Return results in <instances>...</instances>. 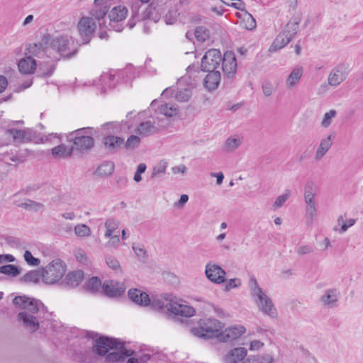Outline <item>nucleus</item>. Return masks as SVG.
<instances>
[{
	"mask_svg": "<svg viewBox=\"0 0 363 363\" xmlns=\"http://www.w3.org/2000/svg\"><path fill=\"white\" fill-rule=\"evenodd\" d=\"M102 126L107 130V135L103 138L105 149L111 154L118 152L124 144V139L122 137L115 136L114 134H118L126 129H130L132 125L127 121L108 122Z\"/></svg>",
	"mask_w": 363,
	"mask_h": 363,
	"instance_id": "f257e3e1",
	"label": "nucleus"
},
{
	"mask_svg": "<svg viewBox=\"0 0 363 363\" xmlns=\"http://www.w3.org/2000/svg\"><path fill=\"white\" fill-rule=\"evenodd\" d=\"M96 130L91 127L79 128L67 135V140L73 143L72 148L81 154L91 150L94 146V133Z\"/></svg>",
	"mask_w": 363,
	"mask_h": 363,
	"instance_id": "f03ea898",
	"label": "nucleus"
},
{
	"mask_svg": "<svg viewBox=\"0 0 363 363\" xmlns=\"http://www.w3.org/2000/svg\"><path fill=\"white\" fill-rule=\"evenodd\" d=\"M223 328L222 322L214 318H203L198 322V325L191 329V333L203 339L216 337L219 340Z\"/></svg>",
	"mask_w": 363,
	"mask_h": 363,
	"instance_id": "7ed1b4c3",
	"label": "nucleus"
},
{
	"mask_svg": "<svg viewBox=\"0 0 363 363\" xmlns=\"http://www.w3.org/2000/svg\"><path fill=\"white\" fill-rule=\"evenodd\" d=\"M250 284L251 296L255 298L259 309L271 318H277V312L272 301L262 291L255 277H252L250 279Z\"/></svg>",
	"mask_w": 363,
	"mask_h": 363,
	"instance_id": "20e7f679",
	"label": "nucleus"
},
{
	"mask_svg": "<svg viewBox=\"0 0 363 363\" xmlns=\"http://www.w3.org/2000/svg\"><path fill=\"white\" fill-rule=\"evenodd\" d=\"M80 45L71 36L60 35L53 38L50 35V47L62 57L70 58L75 55Z\"/></svg>",
	"mask_w": 363,
	"mask_h": 363,
	"instance_id": "39448f33",
	"label": "nucleus"
},
{
	"mask_svg": "<svg viewBox=\"0 0 363 363\" xmlns=\"http://www.w3.org/2000/svg\"><path fill=\"white\" fill-rule=\"evenodd\" d=\"M66 272V265L60 259H55L42 269L43 281L47 284H54L59 281Z\"/></svg>",
	"mask_w": 363,
	"mask_h": 363,
	"instance_id": "423d86ee",
	"label": "nucleus"
},
{
	"mask_svg": "<svg viewBox=\"0 0 363 363\" xmlns=\"http://www.w3.org/2000/svg\"><path fill=\"white\" fill-rule=\"evenodd\" d=\"M128 10L124 5L113 4L108 13L109 26L111 29L116 32L123 30V22L126 18Z\"/></svg>",
	"mask_w": 363,
	"mask_h": 363,
	"instance_id": "0eeeda50",
	"label": "nucleus"
},
{
	"mask_svg": "<svg viewBox=\"0 0 363 363\" xmlns=\"http://www.w3.org/2000/svg\"><path fill=\"white\" fill-rule=\"evenodd\" d=\"M120 340L116 337L101 335L96 338L92 346V352L100 357H106L109 350L118 347Z\"/></svg>",
	"mask_w": 363,
	"mask_h": 363,
	"instance_id": "6e6552de",
	"label": "nucleus"
},
{
	"mask_svg": "<svg viewBox=\"0 0 363 363\" xmlns=\"http://www.w3.org/2000/svg\"><path fill=\"white\" fill-rule=\"evenodd\" d=\"M121 0H94V5L89 11V15L99 21L100 28L104 25V22H100L101 20L108 15L109 11L113 4H119Z\"/></svg>",
	"mask_w": 363,
	"mask_h": 363,
	"instance_id": "1a4fd4ad",
	"label": "nucleus"
},
{
	"mask_svg": "<svg viewBox=\"0 0 363 363\" xmlns=\"http://www.w3.org/2000/svg\"><path fill=\"white\" fill-rule=\"evenodd\" d=\"M50 34L47 33L42 36L40 41L29 44L26 48V55L33 58H44L47 55V52L50 46Z\"/></svg>",
	"mask_w": 363,
	"mask_h": 363,
	"instance_id": "9d476101",
	"label": "nucleus"
},
{
	"mask_svg": "<svg viewBox=\"0 0 363 363\" xmlns=\"http://www.w3.org/2000/svg\"><path fill=\"white\" fill-rule=\"evenodd\" d=\"M116 77H118L117 81L120 80L121 82L127 83L128 81L134 79L135 74L131 67H127L118 71L117 74H104L101 75V80L106 84L107 83L106 80H108V84L106 86L109 89H113L116 86L115 80Z\"/></svg>",
	"mask_w": 363,
	"mask_h": 363,
	"instance_id": "9b49d317",
	"label": "nucleus"
},
{
	"mask_svg": "<svg viewBox=\"0 0 363 363\" xmlns=\"http://www.w3.org/2000/svg\"><path fill=\"white\" fill-rule=\"evenodd\" d=\"M221 52L217 49H210L206 52L201 62L203 72L216 70L221 62Z\"/></svg>",
	"mask_w": 363,
	"mask_h": 363,
	"instance_id": "f8f14e48",
	"label": "nucleus"
},
{
	"mask_svg": "<svg viewBox=\"0 0 363 363\" xmlns=\"http://www.w3.org/2000/svg\"><path fill=\"white\" fill-rule=\"evenodd\" d=\"M94 20V18L91 16H84L79 20L77 28L82 40V44H87L89 43L96 29V23Z\"/></svg>",
	"mask_w": 363,
	"mask_h": 363,
	"instance_id": "ddd939ff",
	"label": "nucleus"
},
{
	"mask_svg": "<svg viewBox=\"0 0 363 363\" xmlns=\"http://www.w3.org/2000/svg\"><path fill=\"white\" fill-rule=\"evenodd\" d=\"M221 62L224 77L231 82L237 73V60L235 53L231 50L226 51Z\"/></svg>",
	"mask_w": 363,
	"mask_h": 363,
	"instance_id": "4468645a",
	"label": "nucleus"
},
{
	"mask_svg": "<svg viewBox=\"0 0 363 363\" xmlns=\"http://www.w3.org/2000/svg\"><path fill=\"white\" fill-rule=\"evenodd\" d=\"M205 274L206 277L213 283L220 284L226 281L225 271L218 264L208 263L206 265Z\"/></svg>",
	"mask_w": 363,
	"mask_h": 363,
	"instance_id": "2eb2a0df",
	"label": "nucleus"
},
{
	"mask_svg": "<svg viewBox=\"0 0 363 363\" xmlns=\"http://www.w3.org/2000/svg\"><path fill=\"white\" fill-rule=\"evenodd\" d=\"M13 303L21 308L29 311L32 313H37L39 311V304H42L40 301L25 295L16 296L13 299Z\"/></svg>",
	"mask_w": 363,
	"mask_h": 363,
	"instance_id": "dca6fc26",
	"label": "nucleus"
},
{
	"mask_svg": "<svg viewBox=\"0 0 363 363\" xmlns=\"http://www.w3.org/2000/svg\"><path fill=\"white\" fill-rule=\"evenodd\" d=\"M347 67L344 64L336 65L329 74L328 82L329 85L336 86L345 80L347 76Z\"/></svg>",
	"mask_w": 363,
	"mask_h": 363,
	"instance_id": "f3484780",
	"label": "nucleus"
},
{
	"mask_svg": "<svg viewBox=\"0 0 363 363\" xmlns=\"http://www.w3.org/2000/svg\"><path fill=\"white\" fill-rule=\"evenodd\" d=\"M102 288L104 294L109 297H119L125 291L123 284L112 280L104 281Z\"/></svg>",
	"mask_w": 363,
	"mask_h": 363,
	"instance_id": "a211bd4d",
	"label": "nucleus"
},
{
	"mask_svg": "<svg viewBox=\"0 0 363 363\" xmlns=\"http://www.w3.org/2000/svg\"><path fill=\"white\" fill-rule=\"evenodd\" d=\"M165 307L172 313L186 318L193 316L196 312L193 307L177 302L168 303Z\"/></svg>",
	"mask_w": 363,
	"mask_h": 363,
	"instance_id": "6ab92c4d",
	"label": "nucleus"
},
{
	"mask_svg": "<svg viewBox=\"0 0 363 363\" xmlns=\"http://www.w3.org/2000/svg\"><path fill=\"white\" fill-rule=\"evenodd\" d=\"M245 332V328L242 325L231 326L225 330H221L219 337L220 342H230L240 337Z\"/></svg>",
	"mask_w": 363,
	"mask_h": 363,
	"instance_id": "aec40b11",
	"label": "nucleus"
},
{
	"mask_svg": "<svg viewBox=\"0 0 363 363\" xmlns=\"http://www.w3.org/2000/svg\"><path fill=\"white\" fill-rule=\"evenodd\" d=\"M128 294L129 298L140 306H147L150 303L149 295L145 291L138 289H131Z\"/></svg>",
	"mask_w": 363,
	"mask_h": 363,
	"instance_id": "412c9836",
	"label": "nucleus"
},
{
	"mask_svg": "<svg viewBox=\"0 0 363 363\" xmlns=\"http://www.w3.org/2000/svg\"><path fill=\"white\" fill-rule=\"evenodd\" d=\"M208 74L203 80V85L208 91H213L218 88L220 82V73L218 70L207 71Z\"/></svg>",
	"mask_w": 363,
	"mask_h": 363,
	"instance_id": "4be33fe9",
	"label": "nucleus"
},
{
	"mask_svg": "<svg viewBox=\"0 0 363 363\" xmlns=\"http://www.w3.org/2000/svg\"><path fill=\"white\" fill-rule=\"evenodd\" d=\"M247 355V350L244 347H236L230 350L225 356V363H238L244 359Z\"/></svg>",
	"mask_w": 363,
	"mask_h": 363,
	"instance_id": "5701e85b",
	"label": "nucleus"
},
{
	"mask_svg": "<svg viewBox=\"0 0 363 363\" xmlns=\"http://www.w3.org/2000/svg\"><path fill=\"white\" fill-rule=\"evenodd\" d=\"M18 320L22 321L23 325L28 328L32 333L35 332L39 328V323L36 318L26 311L18 314Z\"/></svg>",
	"mask_w": 363,
	"mask_h": 363,
	"instance_id": "b1692460",
	"label": "nucleus"
},
{
	"mask_svg": "<svg viewBox=\"0 0 363 363\" xmlns=\"http://www.w3.org/2000/svg\"><path fill=\"white\" fill-rule=\"evenodd\" d=\"M292 39L284 31L281 32L274 40L272 44L269 48V52H275L277 50L284 48Z\"/></svg>",
	"mask_w": 363,
	"mask_h": 363,
	"instance_id": "393cba45",
	"label": "nucleus"
},
{
	"mask_svg": "<svg viewBox=\"0 0 363 363\" xmlns=\"http://www.w3.org/2000/svg\"><path fill=\"white\" fill-rule=\"evenodd\" d=\"M36 61L28 56L21 59L18 64V67L20 72L23 74H31L36 69Z\"/></svg>",
	"mask_w": 363,
	"mask_h": 363,
	"instance_id": "a878e982",
	"label": "nucleus"
},
{
	"mask_svg": "<svg viewBox=\"0 0 363 363\" xmlns=\"http://www.w3.org/2000/svg\"><path fill=\"white\" fill-rule=\"evenodd\" d=\"M73 152L72 146H67L65 144H60L51 150L52 155L55 158L70 157Z\"/></svg>",
	"mask_w": 363,
	"mask_h": 363,
	"instance_id": "bb28decb",
	"label": "nucleus"
},
{
	"mask_svg": "<svg viewBox=\"0 0 363 363\" xmlns=\"http://www.w3.org/2000/svg\"><path fill=\"white\" fill-rule=\"evenodd\" d=\"M84 272L82 270L74 271L68 273L65 279V282L69 287L77 286L84 279Z\"/></svg>",
	"mask_w": 363,
	"mask_h": 363,
	"instance_id": "cd10ccee",
	"label": "nucleus"
},
{
	"mask_svg": "<svg viewBox=\"0 0 363 363\" xmlns=\"http://www.w3.org/2000/svg\"><path fill=\"white\" fill-rule=\"evenodd\" d=\"M333 145L332 141V136L331 135H329L325 138H323L321 140L320 145L317 149V151L315 152V158L316 160H321L325 155L327 153L328 150L330 148V147Z\"/></svg>",
	"mask_w": 363,
	"mask_h": 363,
	"instance_id": "c85d7f7f",
	"label": "nucleus"
},
{
	"mask_svg": "<svg viewBox=\"0 0 363 363\" xmlns=\"http://www.w3.org/2000/svg\"><path fill=\"white\" fill-rule=\"evenodd\" d=\"M40 279H43L42 270L33 269L28 271L22 277H21L20 281L24 284H37L40 281Z\"/></svg>",
	"mask_w": 363,
	"mask_h": 363,
	"instance_id": "c756f323",
	"label": "nucleus"
},
{
	"mask_svg": "<svg viewBox=\"0 0 363 363\" xmlns=\"http://www.w3.org/2000/svg\"><path fill=\"white\" fill-rule=\"evenodd\" d=\"M161 18V13L159 11L150 4L142 13V20H152L155 23L158 22Z\"/></svg>",
	"mask_w": 363,
	"mask_h": 363,
	"instance_id": "7c9ffc66",
	"label": "nucleus"
},
{
	"mask_svg": "<svg viewBox=\"0 0 363 363\" xmlns=\"http://www.w3.org/2000/svg\"><path fill=\"white\" fill-rule=\"evenodd\" d=\"M157 132V128L150 122H142L138 125L136 133L143 136H148Z\"/></svg>",
	"mask_w": 363,
	"mask_h": 363,
	"instance_id": "2f4dec72",
	"label": "nucleus"
},
{
	"mask_svg": "<svg viewBox=\"0 0 363 363\" xmlns=\"http://www.w3.org/2000/svg\"><path fill=\"white\" fill-rule=\"evenodd\" d=\"M6 135L12 138L15 143H26L24 129L9 128L6 131Z\"/></svg>",
	"mask_w": 363,
	"mask_h": 363,
	"instance_id": "473e14b6",
	"label": "nucleus"
},
{
	"mask_svg": "<svg viewBox=\"0 0 363 363\" xmlns=\"http://www.w3.org/2000/svg\"><path fill=\"white\" fill-rule=\"evenodd\" d=\"M157 112L166 117H172L178 113V109L173 104H163L158 106Z\"/></svg>",
	"mask_w": 363,
	"mask_h": 363,
	"instance_id": "72a5a7b5",
	"label": "nucleus"
},
{
	"mask_svg": "<svg viewBox=\"0 0 363 363\" xmlns=\"http://www.w3.org/2000/svg\"><path fill=\"white\" fill-rule=\"evenodd\" d=\"M303 74V68L302 67H295L292 72L289 75L286 79V84L289 87L294 86L301 79Z\"/></svg>",
	"mask_w": 363,
	"mask_h": 363,
	"instance_id": "f704fd0d",
	"label": "nucleus"
},
{
	"mask_svg": "<svg viewBox=\"0 0 363 363\" xmlns=\"http://www.w3.org/2000/svg\"><path fill=\"white\" fill-rule=\"evenodd\" d=\"M238 18H242L244 27L248 30H252L256 28L257 23L253 16L247 11L242 13H237Z\"/></svg>",
	"mask_w": 363,
	"mask_h": 363,
	"instance_id": "c9c22d12",
	"label": "nucleus"
},
{
	"mask_svg": "<svg viewBox=\"0 0 363 363\" xmlns=\"http://www.w3.org/2000/svg\"><path fill=\"white\" fill-rule=\"evenodd\" d=\"M114 170V164L111 161L104 162L101 164H100L96 169V173L99 176H109L111 175Z\"/></svg>",
	"mask_w": 363,
	"mask_h": 363,
	"instance_id": "e433bc0d",
	"label": "nucleus"
},
{
	"mask_svg": "<svg viewBox=\"0 0 363 363\" xmlns=\"http://www.w3.org/2000/svg\"><path fill=\"white\" fill-rule=\"evenodd\" d=\"M24 132L26 143L30 142H33L35 143H43V140L40 137V134L35 130L27 128L24 129Z\"/></svg>",
	"mask_w": 363,
	"mask_h": 363,
	"instance_id": "4c0bfd02",
	"label": "nucleus"
},
{
	"mask_svg": "<svg viewBox=\"0 0 363 363\" xmlns=\"http://www.w3.org/2000/svg\"><path fill=\"white\" fill-rule=\"evenodd\" d=\"M298 25L299 19L294 18L286 25L283 31L286 33L289 37L293 39L297 33Z\"/></svg>",
	"mask_w": 363,
	"mask_h": 363,
	"instance_id": "58836bf2",
	"label": "nucleus"
},
{
	"mask_svg": "<svg viewBox=\"0 0 363 363\" xmlns=\"http://www.w3.org/2000/svg\"><path fill=\"white\" fill-rule=\"evenodd\" d=\"M321 301L325 305H330L336 303L338 300L336 289H331L326 291L325 294L321 296Z\"/></svg>",
	"mask_w": 363,
	"mask_h": 363,
	"instance_id": "ea45409f",
	"label": "nucleus"
},
{
	"mask_svg": "<svg viewBox=\"0 0 363 363\" xmlns=\"http://www.w3.org/2000/svg\"><path fill=\"white\" fill-rule=\"evenodd\" d=\"M21 269L14 264H6L0 267V273L6 275L17 277L21 274Z\"/></svg>",
	"mask_w": 363,
	"mask_h": 363,
	"instance_id": "a19ab883",
	"label": "nucleus"
},
{
	"mask_svg": "<svg viewBox=\"0 0 363 363\" xmlns=\"http://www.w3.org/2000/svg\"><path fill=\"white\" fill-rule=\"evenodd\" d=\"M194 35L198 41L205 42L206 40L209 38L210 31L205 26H198L195 29Z\"/></svg>",
	"mask_w": 363,
	"mask_h": 363,
	"instance_id": "79ce46f5",
	"label": "nucleus"
},
{
	"mask_svg": "<svg viewBox=\"0 0 363 363\" xmlns=\"http://www.w3.org/2000/svg\"><path fill=\"white\" fill-rule=\"evenodd\" d=\"M356 223V220L354 218H350L347 221L344 220L343 216H340L337 218V224L340 225L341 228L339 230L340 233H345L350 227L354 225ZM334 230H338L337 227L334 228Z\"/></svg>",
	"mask_w": 363,
	"mask_h": 363,
	"instance_id": "37998d69",
	"label": "nucleus"
},
{
	"mask_svg": "<svg viewBox=\"0 0 363 363\" xmlns=\"http://www.w3.org/2000/svg\"><path fill=\"white\" fill-rule=\"evenodd\" d=\"M101 286V279L97 277H93L87 281L86 284V289L87 291L96 292L99 290Z\"/></svg>",
	"mask_w": 363,
	"mask_h": 363,
	"instance_id": "c03bdc74",
	"label": "nucleus"
},
{
	"mask_svg": "<svg viewBox=\"0 0 363 363\" xmlns=\"http://www.w3.org/2000/svg\"><path fill=\"white\" fill-rule=\"evenodd\" d=\"M179 13L174 8H171L164 16V22L167 25H173L177 21Z\"/></svg>",
	"mask_w": 363,
	"mask_h": 363,
	"instance_id": "a18cd8bd",
	"label": "nucleus"
},
{
	"mask_svg": "<svg viewBox=\"0 0 363 363\" xmlns=\"http://www.w3.org/2000/svg\"><path fill=\"white\" fill-rule=\"evenodd\" d=\"M74 230L78 237H88L91 235V229L86 224H77Z\"/></svg>",
	"mask_w": 363,
	"mask_h": 363,
	"instance_id": "49530a36",
	"label": "nucleus"
},
{
	"mask_svg": "<svg viewBox=\"0 0 363 363\" xmlns=\"http://www.w3.org/2000/svg\"><path fill=\"white\" fill-rule=\"evenodd\" d=\"M315 192L313 191V184L308 182L305 186L304 199L306 203L314 201Z\"/></svg>",
	"mask_w": 363,
	"mask_h": 363,
	"instance_id": "de8ad7c7",
	"label": "nucleus"
},
{
	"mask_svg": "<svg viewBox=\"0 0 363 363\" xmlns=\"http://www.w3.org/2000/svg\"><path fill=\"white\" fill-rule=\"evenodd\" d=\"M140 143V138L137 135H132L128 138L126 142L124 141L123 146L126 150H130L138 147Z\"/></svg>",
	"mask_w": 363,
	"mask_h": 363,
	"instance_id": "09e8293b",
	"label": "nucleus"
},
{
	"mask_svg": "<svg viewBox=\"0 0 363 363\" xmlns=\"http://www.w3.org/2000/svg\"><path fill=\"white\" fill-rule=\"evenodd\" d=\"M105 359L106 362L112 363L123 361L121 350L108 352L105 357Z\"/></svg>",
	"mask_w": 363,
	"mask_h": 363,
	"instance_id": "8fccbe9b",
	"label": "nucleus"
},
{
	"mask_svg": "<svg viewBox=\"0 0 363 363\" xmlns=\"http://www.w3.org/2000/svg\"><path fill=\"white\" fill-rule=\"evenodd\" d=\"M291 194V191L289 189H286L282 195L279 196L274 203V207L275 208H281L284 203L286 201V200L289 198Z\"/></svg>",
	"mask_w": 363,
	"mask_h": 363,
	"instance_id": "3c124183",
	"label": "nucleus"
},
{
	"mask_svg": "<svg viewBox=\"0 0 363 363\" xmlns=\"http://www.w3.org/2000/svg\"><path fill=\"white\" fill-rule=\"evenodd\" d=\"M337 115V111L335 110H330V111L325 113L323 116V119L321 122V125L324 128H328L331 124V120Z\"/></svg>",
	"mask_w": 363,
	"mask_h": 363,
	"instance_id": "603ef678",
	"label": "nucleus"
},
{
	"mask_svg": "<svg viewBox=\"0 0 363 363\" xmlns=\"http://www.w3.org/2000/svg\"><path fill=\"white\" fill-rule=\"evenodd\" d=\"M132 248L138 259L145 262L147 258V250L144 247L139 245H133Z\"/></svg>",
	"mask_w": 363,
	"mask_h": 363,
	"instance_id": "864d4df0",
	"label": "nucleus"
},
{
	"mask_svg": "<svg viewBox=\"0 0 363 363\" xmlns=\"http://www.w3.org/2000/svg\"><path fill=\"white\" fill-rule=\"evenodd\" d=\"M21 206L26 208H29L30 210H34L35 211L43 209V205L42 203L30 199H28L26 202L22 203Z\"/></svg>",
	"mask_w": 363,
	"mask_h": 363,
	"instance_id": "5fc2aeb1",
	"label": "nucleus"
},
{
	"mask_svg": "<svg viewBox=\"0 0 363 363\" xmlns=\"http://www.w3.org/2000/svg\"><path fill=\"white\" fill-rule=\"evenodd\" d=\"M116 350H121L123 360L126 357H131V356H133L135 353V350H131V349H127L125 347V342H121V340H120L118 347Z\"/></svg>",
	"mask_w": 363,
	"mask_h": 363,
	"instance_id": "6e6d98bb",
	"label": "nucleus"
},
{
	"mask_svg": "<svg viewBox=\"0 0 363 363\" xmlns=\"http://www.w3.org/2000/svg\"><path fill=\"white\" fill-rule=\"evenodd\" d=\"M24 259L30 266H38L40 262V259L34 257L29 250H26L24 253Z\"/></svg>",
	"mask_w": 363,
	"mask_h": 363,
	"instance_id": "4d7b16f0",
	"label": "nucleus"
},
{
	"mask_svg": "<svg viewBox=\"0 0 363 363\" xmlns=\"http://www.w3.org/2000/svg\"><path fill=\"white\" fill-rule=\"evenodd\" d=\"M191 96V91L189 89H184L179 91L176 95V99L179 101H187Z\"/></svg>",
	"mask_w": 363,
	"mask_h": 363,
	"instance_id": "13d9d810",
	"label": "nucleus"
},
{
	"mask_svg": "<svg viewBox=\"0 0 363 363\" xmlns=\"http://www.w3.org/2000/svg\"><path fill=\"white\" fill-rule=\"evenodd\" d=\"M241 144L240 140L238 138H228L225 142V148L228 150H233Z\"/></svg>",
	"mask_w": 363,
	"mask_h": 363,
	"instance_id": "bf43d9fd",
	"label": "nucleus"
},
{
	"mask_svg": "<svg viewBox=\"0 0 363 363\" xmlns=\"http://www.w3.org/2000/svg\"><path fill=\"white\" fill-rule=\"evenodd\" d=\"M107 265L112 269L116 271L121 269L118 260L113 256H108L106 258Z\"/></svg>",
	"mask_w": 363,
	"mask_h": 363,
	"instance_id": "052dcab7",
	"label": "nucleus"
},
{
	"mask_svg": "<svg viewBox=\"0 0 363 363\" xmlns=\"http://www.w3.org/2000/svg\"><path fill=\"white\" fill-rule=\"evenodd\" d=\"M307 208H306V215L308 218H310L311 220H313V218L316 216V208L315 205V201L307 202Z\"/></svg>",
	"mask_w": 363,
	"mask_h": 363,
	"instance_id": "680f3d73",
	"label": "nucleus"
},
{
	"mask_svg": "<svg viewBox=\"0 0 363 363\" xmlns=\"http://www.w3.org/2000/svg\"><path fill=\"white\" fill-rule=\"evenodd\" d=\"M241 285V281L238 278L230 279L226 282L225 286V291H230L232 289L239 287Z\"/></svg>",
	"mask_w": 363,
	"mask_h": 363,
	"instance_id": "e2e57ef3",
	"label": "nucleus"
},
{
	"mask_svg": "<svg viewBox=\"0 0 363 363\" xmlns=\"http://www.w3.org/2000/svg\"><path fill=\"white\" fill-rule=\"evenodd\" d=\"M314 248L311 245H301L298 247L296 252L300 255H305L313 252Z\"/></svg>",
	"mask_w": 363,
	"mask_h": 363,
	"instance_id": "0e129e2a",
	"label": "nucleus"
},
{
	"mask_svg": "<svg viewBox=\"0 0 363 363\" xmlns=\"http://www.w3.org/2000/svg\"><path fill=\"white\" fill-rule=\"evenodd\" d=\"M6 242L11 247H18L21 245V240L13 236H6L4 238Z\"/></svg>",
	"mask_w": 363,
	"mask_h": 363,
	"instance_id": "69168bd1",
	"label": "nucleus"
},
{
	"mask_svg": "<svg viewBox=\"0 0 363 363\" xmlns=\"http://www.w3.org/2000/svg\"><path fill=\"white\" fill-rule=\"evenodd\" d=\"M262 91L266 96H269L273 92V85L269 82H265L262 84Z\"/></svg>",
	"mask_w": 363,
	"mask_h": 363,
	"instance_id": "338daca9",
	"label": "nucleus"
},
{
	"mask_svg": "<svg viewBox=\"0 0 363 363\" xmlns=\"http://www.w3.org/2000/svg\"><path fill=\"white\" fill-rule=\"evenodd\" d=\"M257 356L261 357L259 359V363H274V358L270 354H257Z\"/></svg>",
	"mask_w": 363,
	"mask_h": 363,
	"instance_id": "774afa93",
	"label": "nucleus"
}]
</instances>
